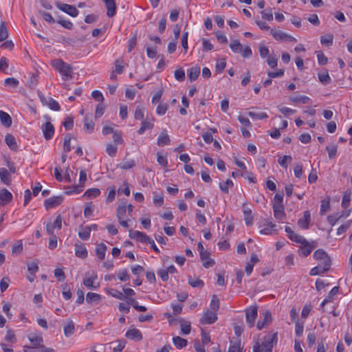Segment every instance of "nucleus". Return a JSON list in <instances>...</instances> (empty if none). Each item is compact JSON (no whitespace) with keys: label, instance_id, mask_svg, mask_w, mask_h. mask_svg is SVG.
I'll list each match as a JSON object with an SVG mask.
<instances>
[{"label":"nucleus","instance_id":"nucleus-1","mask_svg":"<svg viewBox=\"0 0 352 352\" xmlns=\"http://www.w3.org/2000/svg\"><path fill=\"white\" fill-rule=\"evenodd\" d=\"M314 259L318 262V265L311 270L309 274L316 276L327 272L331 265V259L327 252L322 249L316 250L314 255Z\"/></svg>","mask_w":352,"mask_h":352},{"label":"nucleus","instance_id":"nucleus-2","mask_svg":"<svg viewBox=\"0 0 352 352\" xmlns=\"http://www.w3.org/2000/svg\"><path fill=\"white\" fill-rule=\"evenodd\" d=\"M278 341L277 333H269L263 337L262 342H256L253 346V352H272V349Z\"/></svg>","mask_w":352,"mask_h":352},{"label":"nucleus","instance_id":"nucleus-3","mask_svg":"<svg viewBox=\"0 0 352 352\" xmlns=\"http://www.w3.org/2000/svg\"><path fill=\"white\" fill-rule=\"evenodd\" d=\"M285 230L290 240L300 244L298 250L299 255L302 257H307L308 256V241L306 239L295 233L292 228L288 226L285 227Z\"/></svg>","mask_w":352,"mask_h":352},{"label":"nucleus","instance_id":"nucleus-4","mask_svg":"<svg viewBox=\"0 0 352 352\" xmlns=\"http://www.w3.org/2000/svg\"><path fill=\"white\" fill-rule=\"evenodd\" d=\"M52 65L59 72L64 80H67L72 78V67L61 59H54L52 60Z\"/></svg>","mask_w":352,"mask_h":352},{"label":"nucleus","instance_id":"nucleus-5","mask_svg":"<svg viewBox=\"0 0 352 352\" xmlns=\"http://www.w3.org/2000/svg\"><path fill=\"white\" fill-rule=\"evenodd\" d=\"M85 278L83 279V285L90 289H97L100 284L98 283H96V280L98 278V276L96 273L92 272L91 274L89 272H87L85 274Z\"/></svg>","mask_w":352,"mask_h":352},{"label":"nucleus","instance_id":"nucleus-6","mask_svg":"<svg viewBox=\"0 0 352 352\" xmlns=\"http://www.w3.org/2000/svg\"><path fill=\"white\" fill-rule=\"evenodd\" d=\"M245 320L250 328L254 326L255 320L257 317L258 308L256 306H250L245 309Z\"/></svg>","mask_w":352,"mask_h":352},{"label":"nucleus","instance_id":"nucleus-7","mask_svg":"<svg viewBox=\"0 0 352 352\" xmlns=\"http://www.w3.org/2000/svg\"><path fill=\"white\" fill-rule=\"evenodd\" d=\"M270 33L272 35V36L277 41H287V42L296 41V40L293 36H292L283 32H281L280 30L272 29L270 30Z\"/></svg>","mask_w":352,"mask_h":352},{"label":"nucleus","instance_id":"nucleus-8","mask_svg":"<svg viewBox=\"0 0 352 352\" xmlns=\"http://www.w3.org/2000/svg\"><path fill=\"white\" fill-rule=\"evenodd\" d=\"M56 6L58 9L70 15L71 16L76 17L78 14V10L74 6L67 3H62L60 2H56Z\"/></svg>","mask_w":352,"mask_h":352},{"label":"nucleus","instance_id":"nucleus-9","mask_svg":"<svg viewBox=\"0 0 352 352\" xmlns=\"http://www.w3.org/2000/svg\"><path fill=\"white\" fill-rule=\"evenodd\" d=\"M62 221H63L62 217L60 214H58L53 223H52V222L47 223L46 225L47 233L50 235L54 234L55 229L60 230L62 228Z\"/></svg>","mask_w":352,"mask_h":352},{"label":"nucleus","instance_id":"nucleus-10","mask_svg":"<svg viewBox=\"0 0 352 352\" xmlns=\"http://www.w3.org/2000/svg\"><path fill=\"white\" fill-rule=\"evenodd\" d=\"M129 236L132 239H135L141 243H151V238L146 235L145 233L137 231V230H131L129 231Z\"/></svg>","mask_w":352,"mask_h":352},{"label":"nucleus","instance_id":"nucleus-11","mask_svg":"<svg viewBox=\"0 0 352 352\" xmlns=\"http://www.w3.org/2000/svg\"><path fill=\"white\" fill-rule=\"evenodd\" d=\"M217 315L216 313L210 310L206 311L200 318V323L202 324H210L216 322Z\"/></svg>","mask_w":352,"mask_h":352},{"label":"nucleus","instance_id":"nucleus-12","mask_svg":"<svg viewBox=\"0 0 352 352\" xmlns=\"http://www.w3.org/2000/svg\"><path fill=\"white\" fill-rule=\"evenodd\" d=\"M47 120H48L45 124L42 126V131L43 133V136L46 140H50L52 138L54 133V127L53 124L49 121L50 118L45 117Z\"/></svg>","mask_w":352,"mask_h":352},{"label":"nucleus","instance_id":"nucleus-13","mask_svg":"<svg viewBox=\"0 0 352 352\" xmlns=\"http://www.w3.org/2000/svg\"><path fill=\"white\" fill-rule=\"evenodd\" d=\"M63 201L62 196H55L45 201V207L47 210L59 206Z\"/></svg>","mask_w":352,"mask_h":352},{"label":"nucleus","instance_id":"nucleus-14","mask_svg":"<svg viewBox=\"0 0 352 352\" xmlns=\"http://www.w3.org/2000/svg\"><path fill=\"white\" fill-rule=\"evenodd\" d=\"M125 336L129 339L136 340V341H140L143 338L141 331L139 329H135V328L129 329L126 331Z\"/></svg>","mask_w":352,"mask_h":352},{"label":"nucleus","instance_id":"nucleus-15","mask_svg":"<svg viewBox=\"0 0 352 352\" xmlns=\"http://www.w3.org/2000/svg\"><path fill=\"white\" fill-rule=\"evenodd\" d=\"M12 199V195L6 188L0 190V206H5Z\"/></svg>","mask_w":352,"mask_h":352},{"label":"nucleus","instance_id":"nucleus-16","mask_svg":"<svg viewBox=\"0 0 352 352\" xmlns=\"http://www.w3.org/2000/svg\"><path fill=\"white\" fill-rule=\"evenodd\" d=\"M107 9V15L113 17L116 13V3L115 0H102Z\"/></svg>","mask_w":352,"mask_h":352},{"label":"nucleus","instance_id":"nucleus-17","mask_svg":"<svg viewBox=\"0 0 352 352\" xmlns=\"http://www.w3.org/2000/svg\"><path fill=\"white\" fill-rule=\"evenodd\" d=\"M273 211L276 219L283 220L285 218L286 214L283 204H273Z\"/></svg>","mask_w":352,"mask_h":352},{"label":"nucleus","instance_id":"nucleus-18","mask_svg":"<svg viewBox=\"0 0 352 352\" xmlns=\"http://www.w3.org/2000/svg\"><path fill=\"white\" fill-rule=\"evenodd\" d=\"M200 258L206 268H209L214 265V261L210 258V253L208 251L200 254Z\"/></svg>","mask_w":352,"mask_h":352},{"label":"nucleus","instance_id":"nucleus-19","mask_svg":"<svg viewBox=\"0 0 352 352\" xmlns=\"http://www.w3.org/2000/svg\"><path fill=\"white\" fill-rule=\"evenodd\" d=\"M24 352H54V349L45 346H24Z\"/></svg>","mask_w":352,"mask_h":352},{"label":"nucleus","instance_id":"nucleus-20","mask_svg":"<svg viewBox=\"0 0 352 352\" xmlns=\"http://www.w3.org/2000/svg\"><path fill=\"white\" fill-rule=\"evenodd\" d=\"M170 142L169 135L167 133L166 130L163 131L159 135L157 138V145L159 146H164L165 145L169 144Z\"/></svg>","mask_w":352,"mask_h":352},{"label":"nucleus","instance_id":"nucleus-21","mask_svg":"<svg viewBox=\"0 0 352 352\" xmlns=\"http://www.w3.org/2000/svg\"><path fill=\"white\" fill-rule=\"evenodd\" d=\"M75 254L77 257L85 258L87 256V250L83 244L75 245Z\"/></svg>","mask_w":352,"mask_h":352},{"label":"nucleus","instance_id":"nucleus-22","mask_svg":"<svg viewBox=\"0 0 352 352\" xmlns=\"http://www.w3.org/2000/svg\"><path fill=\"white\" fill-rule=\"evenodd\" d=\"M272 321V315L271 313L268 311H266L264 315V319L262 321H258L257 322L256 327L258 330H261L266 325L270 323Z\"/></svg>","mask_w":352,"mask_h":352},{"label":"nucleus","instance_id":"nucleus-23","mask_svg":"<svg viewBox=\"0 0 352 352\" xmlns=\"http://www.w3.org/2000/svg\"><path fill=\"white\" fill-rule=\"evenodd\" d=\"M0 120L1 123L6 127H10L12 125L10 116L3 111H0Z\"/></svg>","mask_w":352,"mask_h":352},{"label":"nucleus","instance_id":"nucleus-24","mask_svg":"<svg viewBox=\"0 0 352 352\" xmlns=\"http://www.w3.org/2000/svg\"><path fill=\"white\" fill-rule=\"evenodd\" d=\"M200 74V68L197 66L192 67L188 71V76L190 82L197 79Z\"/></svg>","mask_w":352,"mask_h":352},{"label":"nucleus","instance_id":"nucleus-25","mask_svg":"<svg viewBox=\"0 0 352 352\" xmlns=\"http://www.w3.org/2000/svg\"><path fill=\"white\" fill-rule=\"evenodd\" d=\"M5 141L8 147L16 151L18 148L17 144L16 142V140L14 137L11 134H7L5 138Z\"/></svg>","mask_w":352,"mask_h":352},{"label":"nucleus","instance_id":"nucleus-26","mask_svg":"<svg viewBox=\"0 0 352 352\" xmlns=\"http://www.w3.org/2000/svg\"><path fill=\"white\" fill-rule=\"evenodd\" d=\"M0 179L6 185L10 184V173L5 168H0Z\"/></svg>","mask_w":352,"mask_h":352},{"label":"nucleus","instance_id":"nucleus-27","mask_svg":"<svg viewBox=\"0 0 352 352\" xmlns=\"http://www.w3.org/2000/svg\"><path fill=\"white\" fill-rule=\"evenodd\" d=\"M63 331L66 337H69L74 333V324L72 320H69L65 324Z\"/></svg>","mask_w":352,"mask_h":352},{"label":"nucleus","instance_id":"nucleus-28","mask_svg":"<svg viewBox=\"0 0 352 352\" xmlns=\"http://www.w3.org/2000/svg\"><path fill=\"white\" fill-rule=\"evenodd\" d=\"M107 249V246L105 245V244H104L102 243H101L100 245H98L96 247V256L100 260L104 259Z\"/></svg>","mask_w":352,"mask_h":352},{"label":"nucleus","instance_id":"nucleus-29","mask_svg":"<svg viewBox=\"0 0 352 352\" xmlns=\"http://www.w3.org/2000/svg\"><path fill=\"white\" fill-rule=\"evenodd\" d=\"M154 126L153 123L151 121L148 120H144L141 123V126L140 129L138 131V133L139 135H142L144 133L146 130L153 129Z\"/></svg>","mask_w":352,"mask_h":352},{"label":"nucleus","instance_id":"nucleus-30","mask_svg":"<svg viewBox=\"0 0 352 352\" xmlns=\"http://www.w3.org/2000/svg\"><path fill=\"white\" fill-rule=\"evenodd\" d=\"M318 76V79H319L320 82L322 85H327L330 83L331 78H330L327 71H323V72H319Z\"/></svg>","mask_w":352,"mask_h":352},{"label":"nucleus","instance_id":"nucleus-31","mask_svg":"<svg viewBox=\"0 0 352 352\" xmlns=\"http://www.w3.org/2000/svg\"><path fill=\"white\" fill-rule=\"evenodd\" d=\"M233 186H234L233 182L230 179H228L226 182H221L219 184V188H220L221 190L224 193H228L229 188H232Z\"/></svg>","mask_w":352,"mask_h":352},{"label":"nucleus","instance_id":"nucleus-32","mask_svg":"<svg viewBox=\"0 0 352 352\" xmlns=\"http://www.w3.org/2000/svg\"><path fill=\"white\" fill-rule=\"evenodd\" d=\"M100 194V190L99 188H94L88 189L85 191L83 195V197H86L89 199H92L97 197Z\"/></svg>","mask_w":352,"mask_h":352},{"label":"nucleus","instance_id":"nucleus-33","mask_svg":"<svg viewBox=\"0 0 352 352\" xmlns=\"http://www.w3.org/2000/svg\"><path fill=\"white\" fill-rule=\"evenodd\" d=\"M244 220L247 226H251L253 222V217L252 215V210L248 208L243 209Z\"/></svg>","mask_w":352,"mask_h":352},{"label":"nucleus","instance_id":"nucleus-34","mask_svg":"<svg viewBox=\"0 0 352 352\" xmlns=\"http://www.w3.org/2000/svg\"><path fill=\"white\" fill-rule=\"evenodd\" d=\"M179 322L181 324V331L183 334H189L191 330L190 322L186 321L184 319H180Z\"/></svg>","mask_w":352,"mask_h":352},{"label":"nucleus","instance_id":"nucleus-35","mask_svg":"<svg viewBox=\"0 0 352 352\" xmlns=\"http://www.w3.org/2000/svg\"><path fill=\"white\" fill-rule=\"evenodd\" d=\"M298 226L300 228L307 229L308 228V211L304 212L303 217L300 218L298 221Z\"/></svg>","mask_w":352,"mask_h":352},{"label":"nucleus","instance_id":"nucleus-36","mask_svg":"<svg viewBox=\"0 0 352 352\" xmlns=\"http://www.w3.org/2000/svg\"><path fill=\"white\" fill-rule=\"evenodd\" d=\"M173 342L177 349H182L183 347L186 346L188 343L186 339H184L179 336H176L173 338Z\"/></svg>","mask_w":352,"mask_h":352},{"label":"nucleus","instance_id":"nucleus-37","mask_svg":"<svg viewBox=\"0 0 352 352\" xmlns=\"http://www.w3.org/2000/svg\"><path fill=\"white\" fill-rule=\"evenodd\" d=\"M135 165V162L133 160H127L119 164L118 167L123 170H127L133 168Z\"/></svg>","mask_w":352,"mask_h":352},{"label":"nucleus","instance_id":"nucleus-38","mask_svg":"<svg viewBox=\"0 0 352 352\" xmlns=\"http://www.w3.org/2000/svg\"><path fill=\"white\" fill-rule=\"evenodd\" d=\"M333 35L332 34H327L322 36L320 38L321 44L325 46H330L333 44Z\"/></svg>","mask_w":352,"mask_h":352},{"label":"nucleus","instance_id":"nucleus-39","mask_svg":"<svg viewBox=\"0 0 352 352\" xmlns=\"http://www.w3.org/2000/svg\"><path fill=\"white\" fill-rule=\"evenodd\" d=\"M101 298V296L96 293L88 292L86 296V301L88 303H91L92 302H99Z\"/></svg>","mask_w":352,"mask_h":352},{"label":"nucleus","instance_id":"nucleus-40","mask_svg":"<svg viewBox=\"0 0 352 352\" xmlns=\"http://www.w3.org/2000/svg\"><path fill=\"white\" fill-rule=\"evenodd\" d=\"M351 190H348L344 192L343 197H342V206L344 208H347L350 204L351 201Z\"/></svg>","mask_w":352,"mask_h":352},{"label":"nucleus","instance_id":"nucleus-41","mask_svg":"<svg viewBox=\"0 0 352 352\" xmlns=\"http://www.w3.org/2000/svg\"><path fill=\"white\" fill-rule=\"evenodd\" d=\"M230 47L232 51L234 53H241L243 50V45L240 43L238 40H234L230 44Z\"/></svg>","mask_w":352,"mask_h":352},{"label":"nucleus","instance_id":"nucleus-42","mask_svg":"<svg viewBox=\"0 0 352 352\" xmlns=\"http://www.w3.org/2000/svg\"><path fill=\"white\" fill-rule=\"evenodd\" d=\"M29 340L32 344V346H43V340L41 336H32L29 337Z\"/></svg>","mask_w":352,"mask_h":352},{"label":"nucleus","instance_id":"nucleus-43","mask_svg":"<svg viewBox=\"0 0 352 352\" xmlns=\"http://www.w3.org/2000/svg\"><path fill=\"white\" fill-rule=\"evenodd\" d=\"M211 311L216 313L219 308V300L217 295H213L210 304Z\"/></svg>","mask_w":352,"mask_h":352},{"label":"nucleus","instance_id":"nucleus-44","mask_svg":"<svg viewBox=\"0 0 352 352\" xmlns=\"http://www.w3.org/2000/svg\"><path fill=\"white\" fill-rule=\"evenodd\" d=\"M94 123L91 120H89L87 117L84 120V129L88 133H91L94 129Z\"/></svg>","mask_w":352,"mask_h":352},{"label":"nucleus","instance_id":"nucleus-45","mask_svg":"<svg viewBox=\"0 0 352 352\" xmlns=\"http://www.w3.org/2000/svg\"><path fill=\"white\" fill-rule=\"evenodd\" d=\"M108 294L111 295V296L119 299L120 300H125L126 299V296H124L122 292L120 291H118L115 289H111L109 291H108Z\"/></svg>","mask_w":352,"mask_h":352},{"label":"nucleus","instance_id":"nucleus-46","mask_svg":"<svg viewBox=\"0 0 352 352\" xmlns=\"http://www.w3.org/2000/svg\"><path fill=\"white\" fill-rule=\"evenodd\" d=\"M8 37V31L5 22H1L0 25V42L6 40Z\"/></svg>","mask_w":352,"mask_h":352},{"label":"nucleus","instance_id":"nucleus-47","mask_svg":"<svg viewBox=\"0 0 352 352\" xmlns=\"http://www.w3.org/2000/svg\"><path fill=\"white\" fill-rule=\"evenodd\" d=\"M188 283L192 287L201 288L204 283V281L199 278H192V277L188 278Z\"/></svg>","mask_w":352,"mask_h":352},{"label":"nucleus","instance_id":"nucleus-48","mask_svg":"<svg viewBox=\"0 0 352 352\" xmlns=\"http://www.w3.org/2000/svg\"><path fill=\"white\" fill-rule=\"evenodd\" d=\"M326 149L328 152V155L330 159H333L336 156L338 146L336 144H331L330 146H327Z\"/></svg>","mask_w":352,"mask_h":352},{"label":"nucleus","instance_id":"nucleus-49","mask_svg":"<svg viewBox=\"0 0 352 352\" xmlns=\"http://www.w3.org/2000/svg\"><path fill=\"white\" fill-rule=\"evenodd\" d=\"M126 212V204L120 205L117 209L116 216L118 219H123Z\"/></svg>","mask_w":352,"mask_h":352},{"label":"nucleus","instance_id":"nucleus-50","mask_svg":"<svg viewBox=\"0 0 352 352\" xmlns=\"http://www.w3.org/2000/svg\"><path fill=\"white\" fill-rule=\"evenodd\" d=\"M38 82V76L35 74H32L30 76H29V78L27 81V85L31 88L33 89L36 86Z\"/></svg>","mask_w":352,"mask_h":352},{"label":"nucleus","instance_id":"nucleus-51","mask_svg":"<svg viewBox=\"0 0 352 352\" xmlns=\"http://www.w3.org/2000/svg\"><path fill=\"white\" fill-rule=\"evenodd\" d=\"M292 161V157L290 155H284L283 157H280L278 160V162L283 168H287V163L291 162Z\"/></svg>","mask_w":352,"mask_h":352},{"label":"nucleus","instance_id":"nucleus-52","mask_svg":"<svg viewBox=\"0 0 352 352\" xmlns=\"http://www.w3.org/2000/svg\"><path fill=\"white\" fill-rule=\"evenodd\" d=\"M153 203L158 206H161L164 204V195L163 194H153Z\"/></svg>","mask_w":352,"mask_h":352},{"label":"nucleus","instance_id":"nucleus-53","mask_svg":"<svg viewBox=\"0 0 352 352\" xmlns=\"http://www.w3.org/2000/svg\"><path fill=\"white\" fill-rule=\"evenodd\" d=\"M117 146L112 144H107L106 147V151L111 157H114L117 153Z\"/></svg>","mask_w":352,"mask_h":352},{"label":"nucleus","instance_id":"nucleus-54","mask_svg":"<svg viewBox=\"0 0 352 352\" xmlns=\"http://www.w3.org/2000/svg\"><path fill=\"white\" fill-rule=\"evenodd\" d=\"M90 233L89 229L85 227L78 232V236L82 240L86 241L89 238Z\"/></svg>","mask_w":352,"mask_h":352},{"label":"nucleus","instance_id":"nucleus-55","mask_svg":"<svg viewBox=\"0 0 352 352\" xmlns=\"http://www.w3.org/2000/svg\"><path fill=\"white\" fill-rule=\"evenodd\" d=\"M113 140L116 144H121L124 142L121 131H115L113 134Z\"/></svg>","mask_w":352,"mask_h":352},{"label":"nucleus","instance_id":"nucleus-56","mask_svg":"<svg viewBox=\"0 0 352 352\" xmlns=\"http://www.w3.org/2000/svg\"><path fill=\"white\" fill-rule=\"evenodd\" d=\"M317 54V58L319 65H324L327 63L328 59L324 56V54L322 53V51H318L316 52Z\"/></svg>","mask_w":352,"mask_h":352},{"label":"nucleus","instance_id":"nucleus-57","mask_svg":"<svg viewBox=\"0 0 352 352\" xmlns=\"http://www.w3.org/2000/svg\"><path fill=\"white\" fill-rule=\"evenodd\" d=\"M57 23H58L63 27H64L65 28H66L67 30H72L73 28V23L69 21H67V20H64L61 18H58L57 19Z\"/></svg>","mask_w":352,"mask_h":352},{"label":"nucleus","instance_id":"nucleus-58","mask_svg":"<svg viewBox=\"0 0 352 352\" xmlns=\"http://www.w3.org/2000/svg\"><path fill=\"white\" fill-rule=\"evenodd\" d=\"M144 116V111L142 107H138L135 111L134 118L135 120H143Z\"/></svg>","mask_w":352,"mask_h":352},{"label":"nucleus","instance_id":"nucleus-59","mask_svg":"<svg viewBox=\"0 0 352 352\" xmlns=\"http://www.w3.org/2000/svg\"><path fill=\"white\" fill-rule=\"evenodd\" d=\"M175 78L178 81H183L185 79V72L183 69H179L175 71Z\"/></svg>","mask_w":352,"mask_h":352},{"label":"nucleus","instance_id":"nucleus-60","mask_svg":"<svg viewBox=\"0 0 352 352\" xmlns=\"http://www.w3.org/2000/svg\"><path fill=\"white\" fill-rule=\"evenodd\" d=\"M275 227L276 225L270 222L268 223L267 228H264L260 230V233L262 234H270Z\"/></svg>","mask_w":352,"mask_h":352},{"label":"nucleus","instance_id":"nucleus-61","mask_svg":"<svg viewBox=\"0 0 352 352\" xmlns=\"http://www.w3.org/2000/svg\"><path fill=\"white\" fill-rule=\"evenodd\" d=\"M249 116L252 118H256L258 120H262L267 118L268 116L266 113L265 112H259V113H254V112H249Z\"/></svg>","mask_w":352,"mask_h":352},{"label":"nucleus","instance_id":"nucleus-62","mask_svg":"<svg viewBox=\"0 0 352 352\" xmlns=\"http://www.w3.org/2000/svg\"><path fill=\"white\" fill-rule=\"evenodd\" d=\"M23 250V243L21 241H17L16 244H14L12 247V252L13 254H19Z\"/></svg>","mask_w":352,"mask_h":352},{"label":"nucleus","instance_id":"nucleus-63","mask_svg":"<svg viewBox=\"0 0 352 352\" xmlns=\"http://www.w3.org/2000/svg\"><path fill=\"white\" fill-rule=\"evenodd\" d=\"M38 12L43 16V19L48 23H53L55 22V20L51 14L43 11H39Z\"/></svg>","mask_w":352,"mask_h":352},{"label":"nucleus","instance_id":"nucleus-64","mask_svg":"<svg viewBox=\"0 0 352 352\" xmlns=\"http://www.w3.org/2000/svg\"><path fill=\"white\" fill-rule=\"evenodd\" d=\"M168 110V104L166 103L160 104L156 109V112L160 116H163L166 113Z\"/></svg>","mask_w":352,"mask_h":352}]
</instances>
